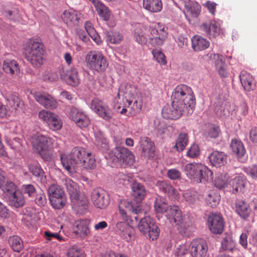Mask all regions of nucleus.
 Wrapping results in <instances>:
<instances>
[{"mask_svg":"<svg viewBox=\"0 0 257 257\" xmlns=\"http://www.w3.org/2000/svg\"><path fill=\"white\" fill-rule=\"evenodd\" d=\"M172 105H166L162 109V115L166 119H178L184 114L190 113L195 107L193 91L186 85L177 86L172 93Z\"/></svg>","mask_w":257,"mask_h":257,"instance_id":"nucleus-1","label":"nucleus"},{"mask_svg":"<svg viewBox=\"0 0 257 257\" xmlns=\"http://www.w3.org/2000/svg\"><path fill=\"white\" fill-rule=\"evenodd\" d=\"M62 166L70 174L76 172L79 165L86 169H93L96 166L95 159L91 152L85 149L77 147L74 148L69 154H61Z\"/></svg>","mask_w":257,"mask_h":257,"instance_id":"nucleus-2","label":"nucleus"},{"mask_svg":"<svg viewBox=\"0 0 257 257\" xmlns=\"http://www.w3.org/2000/svg\"><path fill=\"white\" fill-rule=\"evenodd\" d=\"M24 54L27 60L34 67L41 66L44 62V46L42 43L30 39L24 47Z\"/></svg>","mask_w":257,"mask_h":257,"instance_id":"nucleus-3","label":"nucleus"},{"mask_svg":"<svg viewBox=\"0 0 257 257\" xmlns=\"http://www.w3.org/2000/svg\"><path fill=\"white\" fill-rule=\"evenodd\" d=\"M32 144L36 152L44 161H50L52 160V155L50 147L52 142L50 138L42 134H37L33 139Z\"/></svg>","mask_w":257,"mask_h":257,"instance_id":"nucleus-4","label":"nucleus"},{"mask_svg":"<svg viewBox=\"0 0 257 257\" xmlns=\"http://www.w3.org/2000/svg\"><path fill=\"white\" fill-rule=\"evenodd\" d=\"M85 61L90 69L97 72L104 71L108 66L105 57L96 51L89 52L86 56Z\"/></svg>","mask_w":257,"mask_h":257,"instance_id":"nucleus-5","label":"nucleus"},{"mask_svg":"<svg viewBox=\"0 0 257 257\" xmlns=\"http://www.w3.org/2000/svg\"><path fill=\"white\" fill-rule=\"evenodd\" d=\"M139 229L150 239H156L159 235L160 229L153 218L147 216L142 218L138 225Z\"/></svg>","mask_w":257,"mask_h":257,"instance_id":"nucleus-6","label":"nucleus"},{"mask_svg":"<svg viewBox=\"0 0 257 257\" xmlns=\"http://www.w3.org/2000/svg\"><path fill=\"white\" fill-rule=\"evenodd\" d=\"M49 198L52 206L56 209L63 208L66 202V197L62 188L57 185H51L48 190Z\"/></svg>","mask_w":257,"mask_h":257,"instance_id":"nucleus-7","label":"nucleus"},{"mask_svg":"<svg viewBox=\"0 0 257 257\" xmlns=\"http://www.w3.org/2000/svg\"><path fill=\"white\" fill-rule=\"evenodd\" d=\"M109 155L112 159H116L125 164L131 165L134 162V155L130 151L124 147H115L110 152Z\"/></svg>","mask_w":257,"mask_h":257,"instance_id":"nucleus-8","label":"nucleus"},{"mask_svg":"<svg viewBox=\"0 0 257 257\" xmlns=\"http://www.w3.org/2000/svg\"><path fill=\"white\" fill-rule=\"evenodd\" d=\"M91 200L94 205L100 209L106 208L109 203L107 192L101 188H96L91 192Z\"/></svg>","mask_w":257,"mask_h":257,"instance_id":"nucleus-9","label":"nucleus"},{"mask_svg":"<svg viewBox=\"0 0 257 257\" xmlns=\"http://www.w3.org/2000/svg\"><path fill=\"white\" fill-rule=\"evenodd\" d=\"M92 108L103 119L109 121L113 116V113L109 107L102 101L95 99L91 102Z\"/></svg>","mask_w":257,"mask_h":257,"instance_id":"nucleus-10","label":"nucleus"},{"mask_svg":"<svg viewBox=\"0 0 257 257\" xmlns=\"http://www.w3.org/2000/svg\"><path fill=\"white\" fill-rule=\"evenodd\" d=\"M190 247V253L193 257H205L208 251L207 243L201 238L193 240Z\"/></svg>","mask_w":257,"mask_h":257,"instance_id":"nucleus-11","label":"nucleus"},{"mask_svg":"<svg viewBox=\"0 0 257 257\" xmlns=\"http://www.w3.org/2000/svg\"><path fill=\"white\" fill-rule=\"evenodd\" d=\"M210 230L214 234H221L224 228V221L222 216L218 214L211 213L207 219Z\"/></svg>","mask_w":257,"mask_h":257,"instance_id":"nucleus-12","label":"nucleus"},{"mask_svg":"<svg viewBox=\"0 0 257 257\" xmlns=\"http://www.w3.org/2000/svg\"><path fill=\"white\" fill-rule=\"evenodd\" d=\"M60 75L61 79L69 85L77 86L80 83L78 71L75 68L62 69L60 71Z\"/></svg>","mask_w":257,"mask_h":257,"instance_id":"nucleus-13","label":"nucleus"},{"mask_svg":"<svg viewBox=\"0 0 257 257\" xmlns=\"http://www.w3.org/2000/svg\"><path fill=\"white\" fill-rule=\"evenodd\" d=\"M119 212L122 215H126L128 213L132 214L136 220L139 218V214L142 210L139 206H135L132 203L127 200H123L120 201L119 204Z\"/></svg>","mask_w":257,"mask_h":257,"instance_id":"nucleus-14","label":"nucleus"},{"mask_svg":"<svg viewBox=\"0 0 257 257\" xmlns=\"http://www.w3.org/2000/svg\"><path fill=\"white\" fill-rule=\"evenodd\" d=\"M149 42L154 46L162 45L167 37V33L164 29L157 30L156 28H152L150 31V34L148 35Z\"/></svg>","mask_w":257,"mask_h":257,"instance_id":"nucleus-15","label":"nucleus"},{"mask_svg":"<svg viewBox=\"0 0 257 257\" xmlns=\"http://www.w3.org/2000/svg\"><path fill=\"white\" fill-rule=\"evenodd\" d=\"M35 100L45 108L53 109L58 106V102L55 98L49 94L36 93L34 94Z\"/></svg>","mask_w":257,"mask_h":257,"instance_id":"nucleus-16","label":"nucleus"},{"mask_svg":"<svg viewBox=\"0 0 257 257\" xmlns=\"http://www.w3.org/2000/svg\"><path fill=\"white\" fill-rule=\"evenodd\" d=\"M72 207L79 214L84 213L88 208L89 202L87 197L84 195H78L76 197L71 199Z\"/></svg>","mask_w":257,"mask_h":257,"instance_id":"nucleus-17","label":"nucleus"},{"mask_svg":"<svg viewBox=\"0 0 257 257\" xmlns=\"http://www.w3.org/2000/svg\"><path fill=\"white\" fill-rule=\"evenodd\" d=\"M115 230L122 238L127 241L134 238V228L125 222H118L115 226Z\"/></svg>","mask_w":257,"mask_h":257,"instance_id":"nucleus-18","label":"nucleus"},{"mask_svg":"<svg viewBox=\"0 0 257 257\" xmlns=\"http://www.w3.org/2000/svg\"><path fill=\"white\" fill-rule=\"evenodd\" d=\"M200 30L211 38H215L220 33V28L216 22H206L200 26Z\"/></svg>","mask_w":257,"mask_h":257,"instance_id":"nucleus-19","label":"nucleus"},{"mask_svg":"<svg viewBox=\"0 0 257 257\" xmlns=\"http://www.w3.org/2000/svg\"><path fill=\"white\" fill-rule=\"evenodd\" d=\"M89 220H79L75 222L73 227L74 233L78 236L84 238L90 234Z\"/></svg>","mask_w":257,"mask_h":257,"instance_id":"nucleus-20","label":"nucleus"},{"mask_svg":"<svg viewBox=\"0 0 257 257\" xmlns=\"http://www.w3.org/2000/svg\"><path fill=\"white\" fill-rule=\"evenodd\" d=\"M142 148L141 155L146 159L153 158L155 155V146L154 143L148 138H146L141 142Z\"/></svg>","mask_w":257,"mask_h":257,"instance_id":"nucleus-21","label":"nucleus"},{"mask_svg":"<svg viewBox=\"0 0 257 257\" xmlns=\"http://www.w3.org/2000/svg\"><path fill=\"white\" fill-rule=\"evenodd\" d=\"M171 223L175 225H180L183 221L181 211L179 207L176 205H170L167 213Z\"/></svg>","mask_w":257,"mask_h":257,"instance_id":"nucleus-22","label":"nucleus"},{"mask_svg":"<svg viewBox=\"0 0 257 257\" xmlns=\"http://www.w3.org/2000/svg\"><path fill=\"white\" fill-rule=\"evenodd\" d=\"M227 155L223 152L213 151L209 156L211 164L216 167L224 166L227 163Z\"/></svg>","mask_w":257,"mask_h":257,"instance_id":"nucleus-23","label":"nucleus"},{"mask_svg":"<svg viewBox=\"0 0 257 257\" xmlns=\"http://www.w3.org/2000/svg\"><path fill=\"white\" fill-rule=\"evenodd\" d=\"M184 6L186 17L190 16L192 18H196L199 16L201 6L197 3L191 2L190 0L185 1Z\"/></svg>","mask_w":257,"mask_h":257,"instance_id":"nucleus-24","label":"nucleus"},{"mask_svg":"<svg viewBox=\"0 0 257 257\" xmlns=\"http://www.w3.org/2000/svg\"><path fill=\"white\" fill-rule=\"evenodd\" d=\"M99 16L105 21H108L111 18V13L109 9L103 3L98 0L92 1Z\"/></svg>","mask_w":257,"mask_h":257,"instance_id":"nucleus-25","label":"nucleus"},{"mask_svg":"<svg viewBox=\"0 0 257 257\" xmlns=\"http://www.w3.org/2000/svg\"><path fill=\"white\" fill-rule=\"evenodd\" d=\"M209 42L199 35H195L192 38V47L195 51H201L209 47Z\"/></svg>","mask_w":257,"mask_h":257,"instance_id":"nucleus-26","label":"nucleus"},{"mask_svg":"<svg viewBox=\"0 0 257 257\" xmlns=\"http://www.w3.org/2000/svg\"><path fill=\"white\" fill-rule=\"evenodd\" d=\"M3 69L6 73L13 76L18 75L20 71L18 63L15 60L9 59L4 61Z\"/></svg>","mask_w":257,"mask_h":257,"instance_id":"nucleus-27","label":"nucleus"},{"mask_svg":"<svg viewBox=\"0 0 257 257\" xmlns=\"http://www.w3.org/2000/svg\"><path fill=\"white\" fill-rule=\"evenodd\" d=\"M7 198L9 204L15 208L22 207L25 203L24 196L20 190H18Z\"/></svg>","mask_w":257,"mask_h":257,"instance_id":"nucleus-28","label":"nucleus"},{"mask_svg":"<svg viewBox=\"0 0 257 257\" xmlns=\"http://www.w3.org/2000/svg\"><path fill=\"white\" fill-rule=\"evenodd\" d=\"M150 29H147L144 27H137L134 32V36L136 41L142 45L146 44L149 40L148 35L150 34Z\"/></svg>","mask_w":257,"mask_h":257,"instance_id":"nucleus-29","label":"nucleus"},{"mask_svg":"<svg viewBox=\"0 0 257 257\" xmlns=\"http://www.w3.org/2000/svg\"><path fill=\"white\" fill-rule=\"evenodd\" d=\"M133 196L137 201H141L145 197L147 191L144 185L137 182L132 184Z\"/></svg>","mask_w":257,"mask_h":257,"instance_id":"nucleus-30","label":"nucleus"},{"mask_svg":"<svg viewBox=\"0 0 257 257\" xmlns=\"http://www.w3.org/2000/svg\"><path fill=\"white\" fill-rule=\"evenodd\" d=\"M236 211L244 219L248 218L251 212L249 205L242 200H237L236 201Z\"/></svg>","mask_w":257,"mask_h":257,"instance_id":"nucleus-31","label":"nucleus"},{"mask_svg":"<svg viewBox=\"0 0 257 257\" xmlns=\"http://www.w3.org/2000/svg\"><path fill=\"white\" fill-rule=\"evenodd\" d=\"M157 186L160 190L163 191L164 193L172 196L173 198L176 199L178 197L179 193L177 190L166 181H158Z\"/></svg>","mask_w":257,"mask_h":257,"instance_id":"nucleus-32","label":"nucleus"},{"mask_svg":"<svg viewBox=\"0 0 257 257\" xmlns=\"http://www.w3.org/2000/svg\"><path fill=\"white\" fill-rule=\"evenodd\" d=\"M143 7L153 13L160 12L162 8L161 0H143Z\"/></svg>","mask_w":257,"mask_h":257,"instance_id":"nucleus-33","label":"nucleus"},{"mask_svg":"<svg viewBox=\"0 0 257 257\" xmlns=\"http://www.w3.org/2000/svg\"><path fill=\"white\" fill-rule=\"evenodd\" d=\"M202 164L195 163L187 164L185 167V172L188 177L190 178L196 179L198 172L201 170Z\"/></svg>","mask_w":257,"mask_h":257,"instance_id":"nucleus-34","label":"nucleus"},{"mask_svg":"<svg viewBox=\"0 0 257 257\" xmlns=\"http://www.w3.org/2000/svg\"><path fill=\"white\" fill-rule=\"evenodd\" d=\"M239 77L244 89L247 91L253 89L254 86L253 83V78L249 73L243 71L240 73Z\"/></svg>","mask_w":257,"mask_h":257,"instance_id":"nucleus-35","label":"nucleus"},{"mask_svg":"<svg viewBox=\"0 0 257 257\" xmlns=\"http://www.w3.org/2000/svg\"><path fill=\"white\" fill-rule=\"evenodd\" d=\"M136 93V87L130 84H125L121 85L118 90L117 95L122 94L126 98H132Z\"/></svg>","mask_w":257,"mask_h":257,"instance_id":"nucleus-36","label":"nucleus"},{"mask_svg":"<svg viewBox=\"0 0 257 257\" xmlns=\"http://www.w3.org/2000/svg\"><path fill=\"white\" fill-rule=\"evenodd\" d=\"M65 185L70 199L76 197L79 194V187L77 184L70 179H65Z\"/></svg>","mask_w":257,"mask_h":257,"instance_id":"nucleus-37","label":"nucleus"},{"mask_svg":"<svg viewBox=\"0 0 257 257\" xmlns=\"http://www.w3.org/2000/svg\"><path fill=\"white\" fill-rule=\"evenodd\" d=\"M154 207L156 211L158 213H167L169 208L165 199L161 197H158L156 198L154 203Z\"/></svg>","mask_w":257,"mask_h":257,"instance_id":"nucleus-38","label":"nucleus"},{"mask_svg":"<svg viewBox=\"0 0 257 257\" xmlns=\"http://www.w3.org/2000/svg\"><path fill=\"white\" fill-rule=\"evenodd\" d=\"M221 247L225 250H232L235 247V243L231 234L225 233L223 235Z\"/></svg>","mask_w":257,"mask_h":257,"instance_id":"nucleus-39","label":"nucleus"},{"mask_svg":"<svg viewBox=\"0 0 257 257\" xmlns=\"http://www.w3.org/2000/svg\"><path fill=\"white\" fill-rule=\"evenodd\" d=\"M230 147L232 152L237 155V157H241L245 153L244 146L240 141L236 140H232Z\"/></svg>","mask_w":257,"mask_h":257,"instance_id":"nucleus-40","label":"nucleus"},{"mask_svg":"<svg viewBox=\"0 0 257 257\" xmlns=\"http://www.w3.org/2000/svg\"><path fill=\"white\" fill-rule=\"evenodd\" d=\"M8 241L14 251L20 252L22 249L23 247V241L19 236L17 235L10 236Z\"/></svg>","mask_w":257,"mask_h":257,"instance_id":"nucleus-41","label":"nucleus"},{"mask_svg":"<svg viewBox=\"0 0 257 257\" xmlns=\"http://www.w3.org/2000/svg\"><path fill=\"white\" fill-rule=\"evenodd\" d=\"M188 142V137L187 134L186 133H181L178 139L176 140L175 146L174 148L178 152H181L184 150Z\"/></svg>","mask_w":257,"mask_h":257,"instance_id":"nucleus-42","label":"nucleus"},{"mask_svg":"<svg viewBox=\"0 0 257 257\" xmlns=\"http://www.w3.org/2000/svg\"><path fill=\"white\" fill-rule=\"evenodd\" d=\"M2 190L5 195L8 198L19 190L14 183L11 181H8L2 186Z\"/></svg>","mask_w":257,"mask_h":257,"instance_id":"nucleus-43","label":"nucleus"},{"mask_svg":"<svg viewBox=\"0 0 257 257\" xmlns=\"http://www.w3.org/2000/svg\"><path fill=\"white\" fill-rule=\"evenodd\" d=\"M185 200L190 204H197L200 201L202 196L195 192H186L184 194Z\"/></svg>","mask_w":257,"mask_h":257,"instance_id":"nucleus-44","label":"nucleus"},{"mask_svg":"<svg viewBox=\"0 0 257 257\" xmlns=\"http://www.w3.org/2000/svg\"><path fill=\"white\" fill-rule=\"evenodd\" d=\"M7 108L8 111L10 108L16 109L20 104L21 101L18 97L15 95H11L7 99Z\"/></svg>","mask_w":257,"mask_h":257,"instance_id":"nucleus-45","label":"nucleus"},{"mask_svg":"<svg viewBox=\"0 0 257 257\" xmlns=\"http://www.w3.org/2000/svg\"><path fill=\"white\" fill-rule=\"evenodd\" d=\"M229 178V176L227 174H221L215 179L214 184L219 189L224 188L228 184Z\"/></svg>","mask_w":257,"mask_h":257,"instance_id":"nucleus-46","label":"nucleus"},{"mask_svg":"<svg viewBox=\"0 0 257 257\" xmlns=\"http://www.w3.org/2000/svg\"><path fill=\"white\" fill-rule=\"evenodd\" d=\"M85 31L89 33L91 35V39L93 40L97 44L101 43V40L99 36L96 34L95 30L92 27V24L89 22H86L85 24Z\"/></svg>","mask_w":257,"mask_h":257,"instance_id":"nucleus-47","label":"nucleus"},{"mask_svg":"<svg viewBox=\"0 0 257 257\" xmlns=\"http://www.w3.org/2000/svg\"><path fill=\"white\" fill-rule=\"evenodd\" d=\"M207 203L212 207H214L218 204L220 201V196L215 192H210L206 198Z\"/></svg>","mask_w":257,"mask_h":257,"instance_id":"nucleus-48","label":"nucleus"},{"mask_svg":"<svg viewBox=\"0 0 257 257\" xmlns=\"http://www.w3.org/2000/svg\"><path fill=\"white\" fill-rule=\"evenodd\" d=\"M105 35L107 41L111 43H118L122 39V36L118 32H113V33L107 32Z\"/></svg>","mask_w":257,"mask_h":257,"instance_id":"nucleus-49","label":"nucleus"},{"mask_svg":"<svg viewBox=\"0 0 257 257\" xmlns=\"http://www.w3.org/2000/svg\"><path fill=\"white\" fill-rule=\"evenodd\" d=\"M42 79L46 82H56L59 79L57 72L52 71H46L42 74Z\"/></svg>","mask_w":257,"mask_h":257,"instance_id":"nucleus-50","label":"nucleus"},{"mask_svg":"<svg viewBox=\"0 0 257 257\" xmlns=\"http://www.w3.org/2000/svg\"><path fill=\"white\" fill-rule=\"evenodd\" d=\"M74 122L78 126L83 128L88 126L90 124V119L88 116L83 112Z\"/></svg>","mask_w":257,"mask_h":257,"instance_id":"nucleus-51","label":"nucleus"},{"mask_svg":"<svg viewBox=\"0 0 257 257\" xmlns=\"http://www.w3.org/2000/svg\"><path fill=\"white\" fill-rule=\"evenodd\" d=\"M68 257H85L84 251L76 246L71 247L68 250Z\"/></svg>","mask_w":257,"mask_h":257,"instance_id":"nucleus-52","label":"nucleus"},{"mask_svg":"<svg viewBox=\"0 0 257 257\" xmlns=\"http://www.w3.org/2000/svg\"><path fill=\"white\" fill-rule=\"evenodd\" d=\"M61 17L63 21L66 24L70 22L74 23L77 21V17L73 12L65 11L63 12Z\"/></svg>","mask_w":257,"mask_h":257,"instance_id":"nucleus-53","label":"nucleus"},{"mask_svg":"<svg viewBox=\"0 0 257 257\" xmlns=\"http://www.w3.org/2000/svg\"><path fill=\"white\" fill-rule=\"evenodd\" d=\"M54 113L48 110L43 109L38 113L39 118L47 123H49L52 118H54Z\"/></svg>","mask_w":257,"mask_h":257,"instance_id":"nucleus-54","label":"nucleus"},{"mask_svg":"<svg viewBox=\"0 0 257 257\" xmlns=\"http://www.w3.org/2000/svg\"><path fill=\"white\" fill-rule=\"evenodd\" d=\"M152 53L156 60L161 65H165L167 63L165 55L158 49H154Z\"/></svg>","mask_w":257,"mask_h":257,"instance_id":"nucleus-55","label":"nucleus"},{"mask_svg":"<svg viewBox=\"0 0 257 257\" xmlns=\"http://www.w3.org/2000/svg\"><path fill=\"white\" fill-rule=\"evenodd\" d=\"M29 169L31 173L36 177L42 178L44 174L43 170L38 165L30 164Z\"/></svg>","mask_w":257,"mask_h":257,"instance_id":"nucleus-56","label":"nucleus"},{"mask_svg":"<svg viewBox=\"0 0 257 257\" xmlns=\"http://www.w3.org/2000/svg\"><path fill=\"white\" fill-rule=\"evenodd\" d=\"M49 127L53 130H59L62 126V123L59 117L55 114L54 115V118H52L48 123Z\"/></svg>","mask_w":257,"mask_h":257,"instance_id":"nucleus-57","label":"nucleus"},{"mask_svg":"<svg viewBox=\"0 0 257 257\" xmlns=\"http://www.w3.org/2000/svg\"><path fill=\"white\" fill-rule=\"evenodd\" d=\"M128 105H131V108L133 110L132 113L136 114L139 112L142 108V103L141 101H138L137 100H127Z\"/></svg>","mask_w":257,"mask_h":257,"instance_id":"nucleus-58","label":"nucleus"},{"mask_svg":"<svg viewBox=\"0 0 257 257\" xmlns=\"http://www.w3.org/2000/svg\"><path fill=\"white\" fill-rule=\"evenodd\" d=\"M84 112L79 110L77 108L72 106L70 108L68 112V116L73 121H76L77 118L82 114Z\"/></svg>","mask_w":257,"mask_h":257,"instance_id":"nucleus-59","label":"nucleus"},{"mask_svg":"<svg viewBox=\"0 0 257 257\" xmlns=\"http://www.w3.org/2000/svg\"><path fill=\"white\" fill-rule=\"evenodd\" d=\"M167 176L171 180L180 179L181 177L180 172L175 169L169 170L167 171Z\"/></svg>","mask_w":257,"mask_h":257,"instance_id":"nucleus-60","label":"nucleus"},{"mask_svg":"<svg viewBox=\"0 0 257 257\" xmlns=\"http://www.w3.org/2000/svg\"><path fill=\"white\" fill-rule=\"evenodd\" d=\"M199 154V147L196 144H193L187 152V155L190 158L197 157Z\"/></svg>","mask_w":257,"mask_h":257,"instance_id":"nucleus-61","label":"nucleus"},{"mask_svg":"<svg viewBox=\"0 0 257 257\" xmlns=\"http://www.w3.org/2000/svg\"><path fill=\"white\" fill-rule=\"evenodd\" d=\"M22 190L24 193L27 194L29 196H33L35 195L36 190L34 186L31 184L24 185Z\"/></svg>","mask_w":257,"mask_h":257,"instance_id":"nucleus-62","label":"nucleus"},{"mask_svg":"<svg viewBox=\"0 0 257 257\" xmlns=\"http://www.w3.org/2000/svg\"><path fill=\"white\" fill-rule=\"evenodd\" d=\"M35 202L40 206H44L46 203V198L44 194L41 192L37 194Z\"/></svg>","mask_w":257,"mask_h":257,"instance_id":"nucleus-63","label":"nucleus"},{"mask_svg":"<svg viewBox=\"0 0 257 257\" xmlns=\"http://www.w3.org/2000/svg\"><path fill=\"white\" fill-rule=\"evenodd\" d=\"M249 139L253 143L257 144V127H253L250 130Z\"/></svg>","mask_w":257,"mask_h":257,"instance_id":"nucleus-64","label":"nucleus"}]
</instances>
